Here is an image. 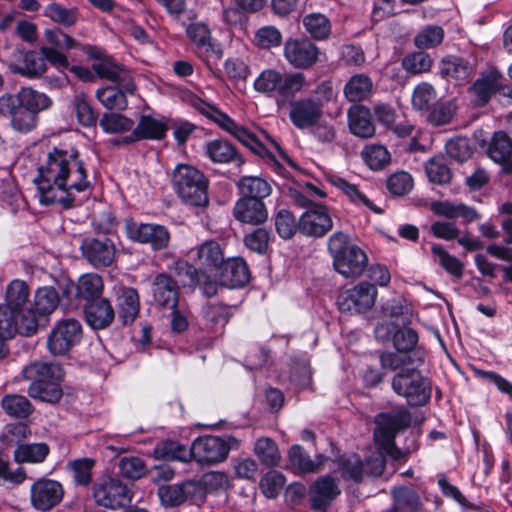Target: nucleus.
I'll list each match as a JSON object with an SVG mask.
<instances>
[{
    "label": "nucleus",
    "mask_w": 512,
    "mask_h": 512,
    "mask_svg": "<svg viewBox=\"0 0 512 512\" xmlns=\"http://www.w3.org/2000/svg\"><path fill=\"white\" fill-rule=\"evenodd\" d=\"M34 179L39 201L44 205L60 204L65 209L74 206L75 192L90 188L87 169L75 148L54 147L47 155L44 165L38 168Z\"/></svg>",
    "instance_id": "nucleus-1"
},
{
    "label": "nucleus",
    "mask_w": 512,
    "mask_h": 512,
    "mask_svg": "<svg viewBox=\"0 0 512 512\" xmlns=\"http://www.w3.org/2000/svg\"><path fill=\"white\" fill-rule=\"evenodd\" d=\"M190 106L196 109L200 114L218 125L221 129L229 133L241 144L249 148L253 153L262 158H268L277 164L275 156L260 142V140L247 128L237 124L230 116L222 112L216 106L204 101L197 95H190L187 99Z\"/></svg>",
    "instance_id": "nucleus-2"
},
{
    "label": "nucleus",
    "mask_w": 512,
    "mask_h": 512,
    "mask_svg": "<svg viewBox=\"0 0 512 512\" xmlns=\"http://www.w3.org/2000/svg\"><path fill=\"white\" fill-rule=\"evenodd\" d=\"M172 185L178 197L188 206L205 207L209 203L206 176L190 165H178L172 174Z\"/></svg>",
    "instance_id": "nucleus-3"
},
{
    "label": "nucleus",
    "mask_w": 512,
    "mask_h": 512,
    "mask_svg": "<svg viewBox=\"0 0 512 512\" xmlns=\"http://www.w3.org/2000/svg\"><path fill=\"white\" fill-rule=\"evenodd\" d=\"M306 85V77L300 72H281L269 68L263 70L254 81V89L268 96H278L277 104L280 105V98L284 101L293 97Z\"/></svg>",
    "instance_id": "nucleus-4"
},
{
    "label": "nucleus",
    "mask_w": 512,
    "mask_h": 512,
    "mask_svg": "<svg viewBox=\"0 0 512 512\" xmlns=\"http://www.w3.org/2000/svg\"><path fill=\"white\" fill-rule=\"evenodd\" d=\"M391 385L393 391L405 398L412 407L424 406L431 398V381L417 368L397 372L392 378Z\"/></svg>",
    "instance_id": "nucleus-5"
},
{
    "label": "nucleus",
    "mask_w": 512,
    "mask_h": 512,
    "mask_svg": "<svg viewBox=\"0 0 512 512\" xmlns=\"http://www.w3.org/2000/svg\"><path fill=\"white\" fill-rule=\"evenodd\" d=\"M92 496L98 506L118 510L130 505L133 492L118 477L108 476L94 482Z\"/></svg>",
    "instance_id": "nucleus-6"
},
{
    "label": "nucleus",
    "mask_w": 512,
    "mask_h": 512,
    "mask_svg": "<svg viewBox=\"0 0 512 512\" xmlns=\"http://www.w3.org/2000/svg\"><path fill=\"white\" fill-rule=\"evenodd\" d=\"M237 444V439L233 437L227 439L212 435L198 437L192 443L193 459L199 464H218L226 460L230 449Z\"/></svg>",
    "instance_id": "nucleus-7"
},
{
    "label": "nucleus",
    "mask_w": 512,
    "mask_h": 512,
    "mask_svg": "<svg viewBox=\"0 0 512 512\" xmlns=\"http://www.w3.org/2000/svg\"><path fill=\"white\" fill-rule=\"evenodd\" d=\"M82 335L80 321L74 318L62 319L49 333L47 347L55 356L65 355L81 341Z\"/></svg>",
    "instance_id": "nucleus-8"
},
{
    "label": "nucleus",
    "mask_w": 512,
    "mask_h": 512,
    "mask_svg": "<svg viewBox=\"0 0 512 512\" xmlns=\"http://www.w3.org/2000/svg\"><path fill=\"white\" fill-rule=\"evenodd\" d=\"M125 233L130 240L148 244L155 251L166 249L170 241L167 227L154 223H137L133 219L125 220Z\"/></svg>",
    "instance_id": "nucleus-9"
},
{
    "label": "nucleus",
    "mask_w": 512,
    "mask_h": 512,
    "mask_svg": "<svg viewBox=\"0 0 512 512\" xmlns=\"http://www.w3.org/2000/svg\"><path fill=\"white\" fill-rule=\"evenodd\" d=\"M377 289L369 282H360L353 288L343 291L337 298L339 310L348 313H362L375 303Z\"/></svg>",
    "instance_id": "nucleus-10"
},
{
    "label": "nucleus",
    "mask_w": 512,
    "mask_h": 512,
    "mask_svg": "<svg viewBox=\"0 0 512 512\" xmlns=\"http://www.w3.org/2000/svg\"><path fill=\"white\" fill-rule=\"evenodd\" d=\"M319 53V48L308 38H290L284 44V57L296 69L313 67Z\"/></svg>",
    "instance_id": "nucleus-11"
},
{
    "label": "nucleus",
    "mask_w": 512,
    "mask_h": 512,
    "mask_svg": "<svg viewBox=\"0 0 512 512\" xmlns=\"http://www.w3.org/2000/svg\"><path fill=\"white\" fill-rule=\"evenodd\" d=\"M384 469V461L380 457L368 458L363 461L358 455L352 454L339 460L342 477L354 482L362 481L365 475L380 476Z\"/></svg>",
    "instance_id": "nucleus-12"
},
{
    "label": "nucleus",
    "mask_w": 512,
    "mask_h": 512,
    "mask_svg": "<svg viewBox=\"0 0 512 512\" xmlns=\"http://www.w3.org/2000/svg\"><path fill=\"white\" fill-rule=\"evenodd\" d=\"M64 495L62 485L55 480L41 478L36 480L30 488V501L34 509L49 511L57 506Z\"/></svg>",
    "instance_id": "nucleus-13"
},
{
    "label": "nucleus",
    "mask_w": 512,
    "mask_h": 512,
    "mask_svg": "<svg viewBox=\"0 0 512 512\" xmlns=\"http://www.w3.org/2000/svg\"><path fill=\"white\" fill-rule=\"evenodd\" d=\"M80 249L83 257L95 268L110 266L116 255L114 242L105 236L84 238Z\"/></svg>",
    "instance_id": "nucleus-14"
},
{
    "label": "nucleus",
    "mask_w": 512,
    "mask_h": 512,
    "mask_svg": "<svg viewBox=\"0 0 512 512\" xmlns=\"http://www.w3.org/2000/svg\"><path fill=\"white\" fill-rule=\"evenodd\" d=\"M0 114L10 118L11 126L20 133H27L37 126L38 116L20 105L12 94L0 97Z\"/></svg>",
    "instance_id": "nucleus-15"
},
{
    "label": "nucleus",
    "mask_w": 512,
    "mask_h": 512,
    "mask_svg": "<svg viewBox=\"0 0 512 512\" xmlns=\"http://www.w3.org/2000/svg\"><path fill=\"white\" fill-rule=\"evenodd\" d=\"M322 116L323 101L320 99L305 97L290 102L289 118L298 129H310Z\"/></svg>",
    "instance_id": "nucleus-16"
},
{
    "label": "nucleus",
    "mask_w": 512,
    "mask_h": 512,
    "mask_svg": "<svg viewBox=\"0 0 512 512\" xmlns=\"http://www.w3.org/2000/svg\"><path fill=\"white\" fill-rule=\"evenodd\" d=\"M376 429L374 435L377 440L395 438L396 434L411 424L410 412L405 407H398L375 416Z\"/></svg>",
    "instance_id": "nucleus-17"
},
{
    "label": "nucleus",
    "mask_w": 512,
    "mask_h": 512,
    "mask_svg": "<svg viewBox=\"0 0 512 512\" xmlns=\"http://www.w3.org/2000/svg\"><path fill=\"white\" fill-rule=\"evenodd\" d=\"M157 493L163 506L176 507L187 500L202 498L204 488L200 482L188 480L181 484L159 486Z\"/></svg>",
    "instance_id": "nucleus-18"
},
{
    "label": "nucleus",
    "mask_w": 512,
    "mask_h": 512,
    "mask_svg": "<svg viewBox=\"0 0 512 512\" xmlns=\"http://www.w3.org/2000/svg\"><path fill=\"white\" fill-rule=\"evenodd\" d=\"M298 228L306 236L320 238L332 230L333 220L327 207L313 204L301 215Z\"/></svg>",
    "instance_id": "nucleus-19"
},
{
    "label": "nucleus",
    "mask_w": 512,
    "mask_h": 512,
    "mask_svg": "<svg viewBox=\"0 0 512 512\" xmlns=\"http://www.w3.org/2000/svg\"><path fill=\"white\" fill-rule=\"evenodd\" d=\"M186 34L196 46V52L200 58L210 65V58L219 60L222 50L212 43L211 32L204 23H192L186 28Z\"/></svg>",
    "instance_id": "nucleus-20"
},
{
    "label": "nucleus",
    "mask_w": 512,
    "mask_h": 512,
    "mask_svg": "<svg viewBox=\"0 0 512 512\" xmlns=\"http://www.w3.org/2000/svg\"><path fill=\"white\" fill-rule=\"evenodd\" d=\"M152 293L155 303L164 309L178 306V282L167 273L157 274L152 281Z\"/></svg>",
    "instance_id": "nucleus-21"
},
{
    "label": "nucleus",
    "mask_w": 512,
    "mask_h": 512,
    "mask_svg": "<svg viewBox=\"0 0 512 512\" xmlns=\"http://www.w3.org/2000/svg\"><path fill=\"white\" fill-rule=\"evenodd\" d=\"M487 155L502 167L503 173L512 174V139L505 131L500 130L493 134Z\"/></svg>",
    "instance_id": "nucleus-22"
},
{
    "label": "nucleus",
    "mask_w": 512,
    "mask_h": 512,
    "mask_svg": "<svg viewBox=\"0 0 512 512\" xmlns=\"http://www.w3.org/2000/svg\"><path fill=\"white\" fill-rule=\"evenodd\" d=\"M233 216L241 223L260 225L268 219V210L264 201L240 196L234 205Z\"/></svg>",
    "instance_id": "nucleus-23"
},
{
    "label": "nucleus",
    "mask_w": 512,
    "mask_h": 512,
    "mask_svg": "<svg viewBox=\"0 0 512 512\" xmlns=\"http://www.w3.org/2000/svg\"><path fill=\"white\" fill-rule=\"evenodd\" d=\"M502 76L497 71H490L483 74L471 87V91L476 97V104L478 106L486 105L491 97L497 92L505 95L512 96V93L506 92L505 87L501 83Z\"/></svg>",
    "instance_id": "nucleus-24"
},
{
    "label": "nucleus",
    "mask_w": 512,
    "mask_h": 512,
    "mask_svg": "<svg viewBox=\"0 0 512 512\" xmlns=\"http://www.w3.org/2000/svg\"><path fill=\"white\" fill-rule=\"evenodd\" d=\"M221 285L229 288L245 286L250 280V271L242 258L227 259L219 269Z\"/></svg>",
    "instance_id": "nucleus-25"
},
{
    "label": "nucleus",
    "mask_w": 512,
    "mask_h": 512,
    "mask_svg": "<svg viewBox=\"0 0 512 512\" xmlns=\"http://www.w3.org/2000/svg\"><path fill=\"white\" fill-rule=\"evenodd\" d=\"M368 264V257L361 248H352L333 261V268L345 278H358Z\"/></svg>",
    "instance_id": "nucleus-26"
},
{
    "label": "nucleus",
    "mask_w": 512,
    "mask_h": 512,
    "mask_svg": "<svg viewBox=\"0 0 512 512\" xmlns=\"http://www.w3.org/2000/svg\"><path fill=\"white\" fill-rule=\"evenodd\" d=\"M84 315L87 324L93 329H105L115 318L111 302L103 297L84 303Z\"/></svg>",
    "instance_id": "nucleus-27"
},
{
    "label": "nucleus",
    "mask_w": 512,
    "mask_h": 512,
    "mask_svg": "<svg viewBox=\"0 0 512 512\" xmlns=\"http://www.w3.org/2000/svg\"><path fill=\"white\" fill-rule=\"evenodd\" d=\"M375 333L380 338H385L384 333L387 335L392 333L393 345L399 352L409 353L418 342V334L415 330L409 327L397 328L393 323L378 325Z\"/></svg>",
    "instance_id": "nucleus-28"
},
{
    "label": "nucleus",
    "mask_w": 512,
    "mask_h": 512,
    "mask_svg": "<svg viewBox=\"0 0 512 512\" xmlns=\"http://www.w3.org/2000/svg\"><path fill=\"white\" fill-rule=\"evenodd\" d=\"M204 149L205 154L214 163H234L238 167L244 164L242 155L237 151L234 145L227 140L215 139L208 141Z\"/></svg>",
    "instance_id": "nucleus-29"
},
{
    "label": "nucleus",
    "mask_w": 512,
    "mask_h": 512,
    "mask_svg": "<svg viewBox=\"0 0 512 512\" xmlns=\"http://www.w3.org/2000/svg\"><path fill=\"white\" fill-rule=\"evenodd\" d=\"M348 126L352 134L360 138L375 135V126L371 120L370 110L363 105H354L348 109Z\"/></svg>",
    "instance_id": "nucleus-30"
},
{
    "label": "nucleus",
    "mask_w": 512,
    "mask_h": 512,
    "mask_svg": "<svg viewBox=\"0 0 512 512\" xmlns=\"http://www.w3.org/2000/svg\"><path fill=\"white\" fill-rule=\"evenodd\" d=\"M339 494L340 489L332 477H321L310 489L311 507L316 510L325 508Z\"/></svg>",
    "instance_id": "nucleus-31"
},
{
    "label": "nucleus",
    "mask_w": 512,
    "mask_h": 512,
    "mask_svg": "<svg viewBox=\"0 0 512 512\" xmlns=\"http://www.w3.org/2000/svg\"><path fill=\"white\" fill-rule=\"evenodd\" d=\"M47 64L43 56H39L36 51L28 50L23 53L22 64L11 63L8 69L11 73L24 76L29 79L40 78L47 71Z\"/></svg>",
    "instance_id": "nucleus-32"
},
{
    "label": "nucleus",
    "mask_w": 512,
    "mask_h": 512,
    "mask_svg": "<svg viewBox=\"0 0 512 512\" xmlns=\"http://www.w3.org/2000/svg\"><path fill=\"white\" fill-rule=\"evenodd\" d=\"M167 129V125L164 122L150 116H142L131 135L125 137V142L143 139L161 140L164 138Z\"/></svg>",
    "instance_id": "nucleus-33"
},
{
    "label": "nucleus",
    "mask_w": 512,
    "mask_h": 512,
    "mask_svg": "<svg viewBox=\"0 0 512 512\" xmlns=\"http://www.w3.org/2000/svg\"><path fill=\"white\" fill-rule=\"evenodd\" d=\"M93 70L100 78L123 85L129 94L134 93L136 86L122 66L106 60L93 64Z\"/></svg>",
    "instance_id": "nucleus-34"
},
{
    "label": "nucleus",
    "mask_w": 512,
    "mask_h": 512,
    "mask_svg": "<svg viewBox=\"0 0 512 512\" xmlns=\"http://www.w3.org/2000/svg\"><path fill=\"white\" fill-rule=\"evenodd\" d=\"M22 374L26 380L38 384L64 377V371L59 364L48 362L31 363L23 369Z\"/></svg>",
    "instance_id": "nucleus-35"
},
{
    "label": "nucleus",
    "mask_w": 512,
    "mask_h": 512,
    "mask_svg": "<svg viewBox=\"0 0 512 512\" xmlns=\"http://www.w3.org/2000/svg\"><path fill=\"white\" fill-rule=\"evenodd\" d=\"M373 81L366 74L351 76L343 88L345 98L352 103L368 99L373 93Z\"/></svg>",
    "instance_id": "nucleus-36"
},
{
    "label": "nucleus",
    "mask_w": 512,
    "mask_h": 512,
    "mask_svg": "<svg viewBox=\"0 0 512 512\" xmlns=\"http://www.w3.org/2000/svg\"><path fill=\"white\" fill-rule=\"evenodd\" d=\"M239 195L248 199L263 201L272 193V187L265 179L256 176H243L237 182Z\"/></svg>",
    "instance_id": "nucleus-37"
},
{
    "label": "nucleus",
    "mask_w": 512,
    "mask_h": 512,
    "mask_svg": "<svg viewBox=\"0 0 512 512\" xmlns=\"http://www.w3.org/2000/svg\"><path fill=\"white\" fill-rule=\"evenodd\" d=\"M119 318L124 325L131 324L140 311L139 294L136 289L122 288L118 296Z\"/></svg>",
    "instance_id": "nucleus-38"
},
{
    "label": "nucleus",
    "mask_w": 512,
    "mask_h": 512,
    "mask_svg": "<svg viewBox=\"0 0 512 512\" xmlns=\"http://www.w3.org/2000/svg\"><path fill=\"white\" fill-rule=\"evenodd\" d=\"M391 496L396 512H420L423 508L419 494L412 488L394 487L391 490Z\"/></svg>",
    "instance_id": "nucleus-39"
},
{
    "label": "nucleus",
    "mask_w": 512,
    "mask_h": 512,
    "mask_svg": "<svg viewBox=\"0 0 512 512\" xmlns=\"http://www.w3.org/2000/svg\"><path fill=\"white\" fill-rule=\"evenodd\" d=\"M14 97L23 107L32 113L38 114L52 106V99L45 93L39 92L31 87L21 88Z\"/></svg>",
    "instance_id": "nucleus-40"
},
{
    "label": "nucleus",
    "mask_w": 512,
    "mask_h": 512,
    "mask_svg": "<svg viewBox=\"0 0 512 512\" xmlns=\"http://www.w3.org/2000/svg\"><path fill=\"white\" fill-rule=\"evenodd\" d=\"M289 462L291 466L301 473H316L323 466L326 457L317 455L315 460L303 450L300 445H294L288 452Z\"/></svg>",
    "instance_id": "nucleus-41"
},
{
    "label": "nucleus",
    "mask_w": 512,
    "mask_h": 512,
    "mask_svg": "<svg viewBox=\"0 0 512 512\" xmlns=\"http://www.w3.org/2000/svg\"><path fill=\"white\" fill-rule=\"evenodd\" d=\"M197 260L199 265L207 269L219 270L225 262L223 250L220 244L214 240H208L197 248Z\"/></svg>",
    "instance_id": "nucleus-42"
},
{
    "label": "nucleus",
    "mask_w": 512,
    "mask_h": 512,
    "mask_svg": "<svg viewBox=\"0 0 512 512\" xmlns=\"http://www.w3.org/2000/svg\"><path fill=\"white\" fill-rule=\"evenodd\" d=\"M103 281L96 273L82 275L77 283L76 297L85 303L102 298Z\"/></svg>",
    "instance_id": "nucleus-43"
},
{
    "label": "nucleus",
    "mask_w": 512,
    "mask_h": 512,
    "mask_svg": "<svg viewBox=\"0 0 512 512\" xmlns=\"http://www.w3.org/2000/svg\"><path fill=\"white\" fill-rule=\"evenodd\" d=\"M328 181L334 187L341 190L349 200L354 204H362L372 210L375 213H381L382 210L375 207L373 203L368 199V197L359 189V187L355 184L348 182L346 179L331 175L328 177Z\"/></svg>",
    "instance_id": "nucleus-44"
},
{
    "label": "nucleus",
    "mask_w": 512,
    "mask_h": 512,
    "mask_svg": "<svg viewBox=\"0 0 512 512\" xmlns=\"http://www.w3.org/2000/svg\"><path fill=\"white\" fill-rule=\"evenodd\" d=\"M63 379H50V381L41 384L31 383L28 387V394L33 399H38L43 402L56 403L62 395L60 382Z\"/></svg>",
    "instance_id": "nucleus-45"
},
{
    "label": "nucleus",
    "mask_w": 512,
    "mask_h": 512,
    "mask_svg": "<svg viewBox=\"0 0 512 512\" xmlns=\"http://www.w3.org/2000/svg\"><path fill=\"white\" fill-rule=\"evenodd\" d=\"M29 294L27 283L23 280L15 279L7 286L5 303L3 305L21 313L22 309L26 308Z\"/></svg>",
    "instance_id": "nucleus-46"
},
{
    "label": "nucleus",
    "mask_w": 512,
    "mask_h": 512,
    "mask_svg": "<svg viewBox=\"0 0 512 512\" xmlns=\"http://www.w3.org/2000/svg\"><path fill=\"white\" fill-rule=\"evenodd\" d=\"M126 93L123 85L107 86L96 91V98L108 110H125L128 105Z\"/></svg>",
    "instance_id": "nucleus-47"
},
{
    "label": "nucleus",
    "mask_w": 512,
    "mask_h": 512,
    "mask_svg": "<svg viewBox=\"0 0 512 512\" xmlns=\"http://www.w3.org/2000/svg\"><path fill=\"white\" fill-rule=\"evenodd\" d=\"M1 406L7 415L17 419L29 417L34 410L31 402L19 394L5 395L1 400Z\"/></svg>",
    "instance_id": "nucleus-48"
},
{
    "label": "nucleus",
    "mask_w": 512,
    "mask_h": 512,
    "mask_svg": "<svg viewBox=\"0 0 512 512\" xmlns=\"http://www.w3.org/2000/svg\"><path fill=\"white\" fill-rule=\"evenodd\" d=\"M303 26L315 40H325L331 33L330 20L321 13H310L304 16Z\"/></svg>",
    "instance_id": "nucleus-49"
},
{
    "label": "nucleus",
    "mask_w": 512,
    "mask_h": 512,
    "mask_svg": "<svg viewBox=\"0 0 512 512\" xmlns=\"http://www.w3.org/2000/svg\"><path fill=\"white\" fill-rule=\"evenodd\" d=\"M255 455L267 467L278 466L281 460L276 442L269 437L259 438L254 446Z\"/></svg>",
    "instance_id": "nucleus-50"
},
{
    "label": "nucleus",
    "mask_w": 512,
    "mask_h": 512,
    "mask_svg": "<svg viewBox=\"0 0 512 512\" xmlns=\"http://www.w3.org/2000/svg\"><path fill=\"white\" fill-rule=\"evenodd\" d=\"M59 303V296L53 287H41L35 295L32 307L39 316L51 314Z\"/></svg>",
    "instance_id": "nucleus-51"
},
{
    "label": "nucleus",
    "mask_w": 512,
    "mask_h": 512,
    "mask_svg": "<svg viewBox=\"0 0 512 512\" xmlns=\"http://www.w3.org/2000/svg\"><path fill=\"white\" fill-rule=\"evenodd\" d=\"M473 71V66L460 57H447L441 62V74L456 80H466Z\"/></svg>",
    "instance_id": "nucleus-52"
},
{
    "label": "nucleus",
    "mask_w": 512,
    "mask_h": 512,
    "mask_svg": "<svg viewBox=\"0 0 512 512\" xmlns=\"http://www.w3.org/2000/svg\"><path fill=\"white\" fill-rule=\"evenodd\" d=\"M49 447L45 443L22 444L14 451V459L18 463H40L49 454Z\"/></svg>",
    "instance_id": "nucleus-53"
},
{
    "label": "nucleus",
    "mask_w": 512,
    "mask_h": 512,
    "mask_svg": "<svg viewBox=\"0 0 512 512\" xmlns=\"http://www.w3.org/2000/svg\"><path fill=\"white\" fill-rule=\"evenodd\" d=\"M72 106L79 124L84 127L96 125L98 113L88 102L86 94L77 93L72 100Z\"/></svg>",
    "instance_id": "nucleus-54"
},
{
    "label": "nucleus",
    "mask_w": 512,
    "mask_h": 512,
    "mask_svg": "<svg viewBox=\"0 0 512 512\" xmlns=\"http://www.w3.org/2000/svg\"><path fill=\"white\" fill-rule=\"evenodd\" d=\"M437 93L434 87L427 83H419L413 90L412 106L415 110L427 113L436 101Z\"/></svg>",
    "instance_id": "nucleus-55"
},
{
    "label": "nucleus",
    "mask_w": 512,
    "mask_h": 512,
    "mask_svg": "<svg viewBox=\"0 0 512 512\" xmlns=\"http://www.w3.org/2000/svg\"><path fill=\"white\" fill-rule=\"evenodd\" d=\"M425 172L429 180L435 184H447L452 179V172L444 156H435L425 164Z\"/></svg>",
    "instance_id": "nucleus-56"
},
{
    "label": "nucleus",
    "mask_w": 512,
    "mask_h": 512,
    "mask_svg": "<svg viewBox=\"0 0 512 512\" xmlns=\"http://www.w3.org/2000/svg\"><path fill=\"white\" fill-rule=\"evenodd\" d=\"M361 155L366 164L373 170L382 169L391 160L387 148L380 144L366 145Z\"/></svg>",
    "instance_id": "nucleus-57"
},
{
    "label": "nucleus",
    "mask_w": 512,
    "mask_h": 512,
    "mask_svg": "<svg viewBox=\"0 0 512 512\" xmlns=\"http://www.w3.org/2000/svg\"><path fill=\"white\" fill-rule=\"evenodd\" d=\"M44 14L53 22L65 27L74 25L78 20L77 8H65L59 3L49 4L45 9Z\"/></svg>",
    "instance_id": "nucleus-58"
},
{
    "label": "nucleus",
    "mask_w": 512,
    "mask_h": 512,
    "mask_svg": "<svg viewBox=\"0 0 512 512\" xmlns=\"http://www.w3.org/2000/svg\"><path fill=\"white\" fill-rule=\"evenodd\" d=\"M454 101L440 102L433 105L426 113L427 121L433 126H442L450 123L456 113Z\"/></svg>",
    "instance_id": "nucleus-59"
},
{
    "label": "nucleus",
    "mask_w": 512,
    "mask_h": 512,
    "mask_svg": "<svg viewBox=\"0 0 512 512\" xmlns=\"http://www.w3.org/2000/svg\"><path fill=\"white\" fill-rule=\"evenodd\" d=\"M431 251L435 260L451 275L461 278L463 275V264L458 258L450 255L443 246L434 244Z\"/></svg>",
    "instance_id": "nucleus-60"
},
{
    "label": "nucleus",
    "mask_w": 512,
    "mask_h": 512,
    "mask_svg": "<svg viewBox=\"0 0 512 512\" xmlns=\"http://www.w3.org/2000/svg\"><path fill=\"white\" fill-rule=\"evenodd\" d=\"M444 38V30L440 26H427L414 37V45L419 49H431L440 45Z\"/></svg>",
    "instance_id": "nucleus-61"
},
{
    "label": "nucleus",
    "mask_w": 512,
    "mask_h": 512,
    "mask_svg": "<svg viewBox=\"0 0 512 512\" xmlns=\"http://www.w3.org/2000/svg\"><path fill=\"white\" fill-rule=\"evenodd\" d=\"M432 59L429 54L419 51L408 54L402 60L404 70L410 74H421L430 71Z\"/></svg>",
    "instance_id": "nucleus-62"
},
{
    "label": "nucleus",
    "mask_w": 512,
    "mask_h": 512,
    "mask_svg": "<svg viewBox=\"0 0 512 512\" xmlns=\"http://www.w3.org/2000/svg\"><path fill=\"white\" fill-rule=\"evenodd\" d=\"M204 318L213 326L224 327L232 315L231 308L223 303H207L203 307Z\"/></svg>",
    "instance_id": "nucleus-63"
},
{
    "label": "nucleus",
    "mask_w": 512,
    "mask_h": 512,
    "mask_svg": "<svg viewBox=\"0 0 512 512\" xmlns=\"http://www.w3.org/2000/svg\"><path fill=\"white\" fill-rule=\"evenodd\" d=\"M155 454L165 460H179L182 462H187L193 458L192 447L187 449L185 446L171 441L157 447Z\"/></svg>",
    "instance_id": "nucleus-64"
}]
</instances>
